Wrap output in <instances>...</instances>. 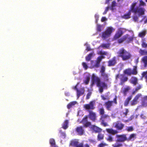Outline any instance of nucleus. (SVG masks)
<instances>
[{"label": "nucleus", "mask_w": 147, "mask_h": 147, "mask_svg": "<svg viewBox=\"0 0 147 147\" xmlns=\"http://www.w3.org/2000/svg\"><path fill=\"white\" fill-rule=\"evenodd\" d=\"M137 4V2L132 3L128 13L124 14L122 17L123 18L125 19L129 18H130L131 12L135 14H138L139 16L144 15L145 11V9L142 7H136Z\"/></svg>", "instance_id": "1"}, {"label": "nucleus", "mask_w": 147, "mask_h": 147, "mask_svg": "<svg viewBox=\"0 0 147 147\" xmlns=\"http://www.w3.org/2000/svg\"><path fill=\"white\" fill-rule=\"evenodd\" d=\"M116 138H117L116 142L112 145L113 147H122L123 144L121 142L127 141L126 135L125 134L117 135L116 136Z\"/></svg>", "instance_id": "3"}, {"label": "nucleus", "mask_w": 147, "mask_h": 147, "mask_svg": "<svg viewBox=\"0 0 147 147\" xmlns=\"http://www.w3.org/2000/svg\"><path fill=\"white\" fill-rule=\"evenodd\" d=\"M110 116L107 114H104L100 115V120L101 121V124L104 127L108 126L107 123L105 122V120L106 119H109Z\"/></svg>", "instance_id": "9"}, {"label": "nucleus", "mask_w": 147, "mask_h": 147, "mask_svg": "<svg viewBox=\"0 0 147 147\" xmlns=\"http://www.w3.org/2000/svg\"><path fill=\"white\" fill-rule=\"evenodd\" d=\"M107 144L105 143H102L98 145V147H104L105 146H107Z\"/></svg>", "instance_id": "50"}, {"label": "nucleus", "mask_w": 147, "mask_h": 147, "mask_svg": "<svg viewBox=\"0 0 147 147\" xmlns=\"http://www.w3.org/2000/svg\"><path fill=\"white\" fill-rule=\"evenodd\" d=\"M88 121V115H85L84 117L82 120L80 122V123L83 124L84 127H88L91 125V122Z\"/></svg>", "instance_id": "10"}, {"label": "nucleus", "mask_w": 147, "mask_h": 147, "mask_svg": "<svg viewBox=\"0 0 147 147\" xmlns=\"http://www.w3.org/2000/svg\"><path fill=\"white\" fill-rule=\"evenodd\" d=\"M113 125L114 127L117 130H121L124 127V124L121 123L119 121L114 123Z\"/></svg>", "instance_id": "11"}, {"label": "nucleus", "mask_w": 147, "mask_h": 147, "mask_svg": "<svg viewBox=\"0 0 147 147\" xmlns=\"http://www.w3.org/2000/svg\"><path fill=\"white\" fill-rule=\"evenodd\" d=\"M126 130L128 131H132L134 130V129L132 126H129L127 127Z\"/></svg>", "instance_id": "47"}, {"label": "nucleus", "mask_w": 147, "mask_h": 147, "mask_svg": "<svg viewBox=\"0 0 147 147\" xmlns=\"http://www.w3.org/2000/svg\"><path fill=\"white\" fill-rule=\"evenodd\" d=\"M119 57H121L122 60L126 61L130 59L131 57L130 53L127 51L123 47L120 49L117 52Z\"/></svg>", "instance_id": "4"}, {"label": "nucleus", "mask_w": 147, "mask_h": 147, "mask_svg": "<svg viewBox=\"0 0 147 147\" xmlns=\"http://www.w3.org/2000/svg\"><path fill=\"white\" fill-rule=\"evenodd\" d=\"M82 64L83 68L85 70H86L88 67L87 64L85 62H83Z\"/></svg>", "instance_id": "52"}, {"label": "nucleus", "mask_w": 147, "mask_h": 147, "mask_svg": "<svg viewBox=\"0 0 147 147\" xmlns=\"http://www.w3.org/2000/svg\"><path fill=\"white\" fill-rule=\"evenodd\" d=\"M127 38V35H125L122 37L118 39L117 40V42L119 44L121 43L126 40Z\"/></svg>", "instance_id": "24"}, {"label": "nucleus", "mask_w": 147, "mask_h": 147, "mask_svg": "<svg viewBox=\"0 0 147 147\" xmlns=\"http://www.w3.org/2000/svg\"><path fill=\"white\" fill-rule=\"evenodd\" d=\"M100 63L96 61V63L94 65V67L96 68H98L100 66Z\"/></svg>", "instance_id": "55"}, {"label": "nucleus", "mask_w": 147, "mask_h": 147, "mask_svg": "<svg viewBox=\"0 0 147 147\" xmlns=\"http://www.w3.org/2000/svg\"><path fill=\"white\" fill-rule=\"evenodd\" d=\"M94 17L96 19V22L97 23L99 18V16L98 14H95L94 16Z\"/></svg>", "instance_id": "58"}, {"label": "nucleus", "mask_w": 147, "mask_h": 147, "mask_svg": "<svg viewBox=\"0 0 147 147\" xmlns=\"http://www.w3.org/2000/svg\"><path fill=\"white\" fill-rule=\"evenodd\" d=\"M77 103V102L76 101H72L70 102L67 105V108L69 109L71 108L74 105Z\"/></svg>", "instance_id": "29"}, {"label": "nucleus", "mask_w": 147, "mask_h": 147, "mask_svg": "<svg viewBox=\"0 0 147 147\" xmlns=\"http://www.w3.org/2000/svg\"><path fill=\"white\" fill-rule=\"evenodd\" d=\"M90 78V76H88L86 77V79H85L84 81V83L86 85L88 84L89 83Z\"/></svg>", "instance_id": "39"}, {"label": "nucleus", "mask_w": 147, "mask_h": 147, "mask_svg": "<svg viewBox=\"0 0 147 147\" xmlns=\"http://www.w3.org/2000/svg\"><path fill=\"white\" fill-rule=\"evenodd\" d=\"M108 66H114L117 63L116 57H113L112 59L109 60L108 61Z\"/></svg>", "instance_id": "17"}, {"label": "nucleus", "mask_w": 147, "mask_h": 147, "mask_svg": "<svg viewBox=\"0 0 147 147\" xmlns=\"http://www.w3.org/2000/svg\"><path fill=\"white\" fill-rule=\"evenodd\" d=\"M142 95L140 94H139L136 95L131 101V105L134 106L136 105L138 103V99Z\"/></svg>", "instance_id": "13"}, {"label": "nucleus", "mask_w": 147, "mask_h": 147, "mask_svg": "<svg viewBox=\"0 0 147 147\" xmlns=\"http://www.w3.org/2000/svg\"><path fill=\"white\" fill-rule=\"evenodd\" d=\"M125 112L123 113V115L125 116H126L127 115V113L129 112L128 110L127 109H125Z\"/></svg>", "instance_id": "57"}, {"label": "nucleus", "mask_w": 147, "mask_h": 147, "mask_svg": "<svg viewBox=\"0 0 147 147\" xmlns=\"http://www.w3.org/2000/svg\"><path fill=\"white\" fill-rule=\"evenodd\" d=\"M131 83L134 85H136L138 83V79L135 77H132L131 80Z\"/></svg>", "instance_id": "28"}, {"label": "nucleus", "mask_w": 147, "mask_h": 147, "mask_svg": "<svg viewBox=\"0 0 147 147\" xmlns=\"http://www.w3.org/2000/svg\"><path fill=\"white\" fill-rule=\"evenodd\" d=\"M139 53L141 55H147V51L145 50L140 49Z\"/></svg>", "instance_id": "31"}, {"label": "nucleus", "mask_w": 147, "mask_h": 147, "mask_svg": "<svg viewBox=\"0 0 147 147\" xmlns=\"http://www.w3.org/2000/svg\"><path fill=\"white\" fill-rule=\"evenodd\" d=\"M124 76V75L123 74H117L116 76V79L117 80L118 78H120V77H121V78H123Z\"/></svg>", "instance_id": "53"}, {"label": "nucleus", "mask_w": 147, "mask_h": 147, "mask_svg": "<svg viewBox=\"0 0 147 147\" xmlns=\"http://www.w3.org/2000/svg\"><path fill=\"white\" fill-rule=\"evenodd\" d=\"M131 89V87L129 86H127L124 88L121 91V92L123 93L124 96H126L127 92H129Z\"/></svg>", "instance_id": "19"}, {"label": "nucleus", "mask_w": 147, "mask_h": 147, "mask_svg": "<svg viewBox=\"0 0 147 147\" xmlns=\"http://www.w3.org/2000/svg\"><path fill=\"white\" fill-rule=\"evenodd\" d=\"M102 60V59H101V57H100L99 56L97 58L96 60L97 61H98V62H100H100Z\"/></svg>", "instance_id": "64"}, {"label": "nucleus", "mask_w": 147, "mask_h": 147, "mask_svg": "<svg viewBox=\"0 0 147 147\" xmlns=\"http://www.w3.org/2000/svg\"><path fill=\"white\" fill-rule=\"evenodd\" d=\"M49 143L52 147H58L56 146L55 140L53 138H51L49 140Z\"/></svg>", "instance_id": "27"}, {"label": "nucleus", "mask_w": 147, "mask_h": 147, "mask_svg": "<svg viewBox=\"0 0 147 147\" xmlns=\"http://www.w3.org/2000/svg\"><path fill=\"white\" fill-rule=\"evenodd\" d=\"M116 3L115 1H114L112 2V4L111 7H110V9L113 11L114 10L113 7L116 6Z\"/></svg>", "instance_id": "42"}, {"label": "nucleus", "mask_w": 147, "mask_h": 147, "mask_svg": "<svg viewBox=\"0 0 147 147\" xmlns=\"http://www.w3.org/2000/svg\"><path fill=\"white\" fill-rule=\"evenodd\" d=\"M120 79V82L119 84L120 85H123L124 84L125 82L127 81L128 78L127 77H125L124 76L123 78H121Z\"/></svg>", "instance_id": "21"}, {"label": "nucleus", "mask_w": 147, "mask_h": 147, "mask_svg": "<svg viewBox=\"0 0 147 147\" xmlns=\"http://www.w3.org/2000/svg\"><path fill=\"white\" fill-rule=\"evenodd\" d=\"M88 112L89 114L88 116V117L92 121H95L97 119V116L96 113L91 110H89Z\"/></svg>", "instance_id": "12"}, {"label": "nucleus", "mask_w": 147, "mask_h": 147, "mask_svg": "<svg viewBox=\"0 0 147 147\" xmlns=\"http://www.w3.org/2000/svg\"><path fill=\"white\" fill-rule=\"evenodd\" d=\"M85 91V88L84 87H81L77 90L76 92L77 98H78L80 96L83 95L84 94Z\"/></svg>", "instance_id": "16"}, {"label": "nucleus", "mask_w": 147, "mask_h": 147, "mask_svg": "<svg viewBox=\"0 0 147 147\" xmlns=\"http://www.w3.org/2000/svg\"><path fill=\"white\" fill-rule=\"evenodd\" d=\"M131 73L132 74L134 75H136L137 74L138 72L137 71V68L136 66H134V68L132 70H131Z\"/></svg>", "instance_id": "36"}, {"label": "nucleus", "mask_w": 147, "mask_h": 147, "mask_svg": "<svg viewBox=\"0 0 147 147\" xmlns=\"http://www.w3.org/2000/svg\"><path fill=\"white\" fill-rule=\"evenodd\" d=\"M91 94L92 92L90 91L89 92L86 94V99L88 100L89 99Z\"/></svg>", "instance_id": "49"}, {"label": "nucleus", "mask_w": 147, "mask_h": 147, "mask_svg": "<svg viewBox=\"0 0 147 147\" xmlns=\"http://www.w3.org/2000/svg\"><path fill=\"white\" fill-rule=\"evenodd\" d=\"M90 128L95 133H99L102 131V129L94 125H91Z\"/></svg>", "instance_id": "15"}, {"label": "nucleus", "mask_w": 147, "mask_h": 147, "mask_svg": "<svg viewBox=\"0 0 147 147\" xmlns=\"http://www.w3.org/2000/svg\"><path fill=\"white\" fill-rule=\"evenodd\" d=\"M132 97V96H130L126 98L124 103V105L125 107H127L128 106L129 101L131 99Z\"/></svg>", "instance_id": "20"}, {"label": "nucleus", "mask_w": 147, "mask_h": 147, "mask_svg": "<svg viewBox=\"0 0 147 147\" xmlns=\"http://www.w3.org/2000/svg\"><path fill=\"white\" fill-rule=\"evenodd\" d=\"M146 34V30L142 31L140 32L138 35V36L141 38L144 37Z\"/></svg>", "instance_id": "33"}, {"label": "nucleus", "mask_w": 147, "mask_h": 147, "mask_svg": "<svg viewBox=\"0 0 147 147\" xmlns=\"http://www.w3.org/2000/svg\"><path fill=\"white\" fill-rule=\"evenodd\" d=\"M95 102L94 100L90 101L88 104H85L84 105V107L86 110H94L95 107L94 106Z\"/></svg>", "instance_id": "8"}, {"label": "nucleus", "mask_w": 147, "mask_h": 147, "mask_svg": "<svg viewBox=\"0 0 147 147\" xmlns=\"http://www.w3.org/2000/svg\"><path fill=\"white\" fill-rule=\"evenodd\" d=\"M143 21L144 22V23L145 24L147 23V17L146 16L143 17L142 19L140 21V22H141Z\"/></svg>", "instance_id": "44"}, {"label": "nucleus", "mask_w": 147, "mask_h": 147, "mask_svg": "<svg viewBox=\"0 0 147 147\" xmlns=\"http://www.w3.org/2000/svg\"><path fill=\"white\" fill-rule=\"evenodd\" d=\"M136 135L134 134H132L130 135L128 138H127V141L130 140L134 141L136 138Z\"/></svg>", "instance_id": "26"}, {"label": "nucleus", "mask_w": 147, "mask_h": 147, "mask_svg": "<svg viewBox=\"0 0 147 147\" xmlns=\"http://www.w3.org/2000/svg\"><path fill=\"white\" fill-rule=\"evenodd\" d=\"M125 30V29L123 28H119L114 36V40H116L120 37L123 33V31Z\"/></svg>", "instance_id": "7"}, {"label": "nucleus", "mask_w": 147, "mask_h": 147, "mask_svg": "<svg viewBox=\"0 0 147 147\" xmlns=\"http://www.w3.org/2000/svg\"><path fill=\"white\" fill-rule=\"evenodd\" d=\"M104 136L103 134L101 133H99L97 136V138L98 140H101L103 139Z\"/></svg>", "instance_id": "40"}, {"label": "nucleus", "mask_w": 147, "mask_h": 147, "mask_svg": "<svg viewBox=\"0 0 147 147\" xmlns=\"http://www.w3.org/2000/svg\"><path fill=\"white\" fill-rule=\"evenodd\" d=\"M109 7L108 6L106 8L105 11L103 13V15H105L107 13V12L109 10Z\"/></svg>", "instance_id": "59"}, {"label": "nucleus", "mask_w": 147, "mask_h": 147, "mask_svg": "<svg viewBox=\"0 0 147 147\" xmlns=\"http://www.w3.org/2000/svg\"><path fill=\"white\" fill-rule=\"evenodd\" d=\"M142 46L143 48H146L147 47V43L144 41H142Z\"/></svg>", "instance_id": "54"}, {"label": "nucleus", "mask_w": 147, "mask_h": 147, "mask_svg": "<svg viewBox=\"0 0 147 147\" xmlns=\"http://www.w3.org/2000/svg\"><path fill=\"white\" fill-rule=\"evenodd\" d=\"M75 131L78 135L82 136L83 135L85 131L83 126H80L77 127Z\"/></svg>", "instance_id": "14"}, {"label": "nucleus", "mask_w": 147, "mask_h": 147, "mask_svg": "<svg viewBox=\"0 0 147 147\" xmlns=\"http://www.w3.org/2000/svg\"><path fill=\"white\" fill-rule=\"evenodd\" d=\"M98 54L100 55H107V53L105 51L102 52L101 51H99Z\"/></svg>", "instance_id": "56"}, {"label": "nucleus", "mask_w": 147, "mask_h": 147, "mask_svg": "<svg viewBox=\"0 0 147 147\" xmlns=\"http://www.w3.org/2000/svg\"><path fill=\"white\" fill-rule=\"evenodd\" d=\"M95 83L97 87L99 88V91L101 93L103 91V88L107 89V85L105 82H101L100 79L98 76H95L94 74L92 76V86L94 85Z\"/></svg>", "instance_id": "2"}, {"label": "nucleus", "mask_w": 147, "mask_h": 147, "mask_svg": "<svg viewBox=\"0 0 147 147\" xmlns=\"http://www.w3.org/2000/svg\"><path fill=\"white\" fill-rule=\"evenodd\" d=\"M125 35H127V40L126 41V42L127 43H129L130 42L133 41V38L132 37H128L129 35L127 34H126Z\"/></svg>", "instance_id": "43"}, {"label": "nucleus", "mask_w": 147, "mask_h": 147, "mask_svg": "<svg viewBox=\"0 0 147 147\" xmlns=\"http://www.w3.org/2000/svg\"><path fill=\"white\" fill-rule=\"evenodd\" d=\"M102 26L100 24H97L96 30L98 32H100L102 31Z\"/></svg>", "instance_id": "46"}, {"label": "nucleus", "mask_w": 147, "mask_h": 147, "mask_svg": "<svg viewBox=\"0 0 147 147\" xmlns=\"http://www.w3.org/2000/svg\"><path fill=\"white\" fill-rule=\"evenodd\" d=\"M76 147H84V144L82 143H79Z\"/></svg>", "instance_id": "60"}, {"label": "nucleus", "mask_w": 147, "mask_h": 147, "mask_svg": "<svg viewBox=\"0 0 147 147\" xmlns=\"http://www.w3.org/2000/svg\"><path fill=\"white\" fill-rule=\"evenodd\" d=\"M115 29L112 27H108L106 30L101 33V37L104 40L109 37Z\"/></svg>", "instance_id": "5"}, {"label": "nucleus", "mask_w": 147, "mask_h": 147, "mask_svg": "<svg viewBox=\"0 0 147 147\" xmlns=\"http://www.w3.org/2000/svg\"><path fill=\"white\" fill-rule=\"evenodd\" d=\"M141 86L140 85H138L137 87L132 92V94H135L139 90L141 89Z\"/></svg>", "instance_id": "37"}, {"label": "nucleus", "mask_w": 147, "mask_h": 147, "mask_svg": "<svg viewBox=\"0 0 147 147\" xmlns=\"http://www.w3.org/2000/svg\"><path fill=\"white\" fill-rule=\"evenodd\" d=\"M109 45H110L109 44L103 43L101 44L100 47L104 49H108L109 47Z\"/></svg>", "instance_id": "38"}, {"label": "nucleus", "mask_w": 147, "mask_h": 147, "mask_svg": "<svg viewBox=\"0 0 147 147\" xmlns=\"http://www.w3.org/2000/svg\"><path fill=\"white\" fill-rule=\"evenodd\" d=\"M133 20L135 22H138V21L139 18L138 16H134L133 17Z\"/></svg>", "instance_id": "51"}, {"label": "nucleus", "mask_w": 147, "mask_h": 147, "mask_svg": "<svg viewBox=\"0 0 147 147\" xmlns=\"http://www.w3.org/2000/svg\"><path fill=\"white\" fill-rule=\"evenodd\" d=\"M101 76L104 78L105 80L106 81H109L108 76L107 74L105 73L101 74Z\"/></svg>", "instance_id": "35"}, {"label": "nucleus", "mask_w": 147, "mask_h": 147, "mask_svg": "<svg viewBox=\"0 0 147 147\" xmlns=\"http://www.w3.org/2000/svg\"><path fill=\"white\" fill-rule=\"evenodd\" d=\"M140 117L141 118L143 119H145L146 118V117L143 114H141L140 115Z\"/></svg>", "instance_id": "63"}, {"label": "nucleus", "mask_w": 147, "mask_h": 147, "mask_svg": "<svg viewBox=\"0 0 147 147\" xmlns=\"http://www.w3.org/2000/svg\"><path fill=\"white\" fill-rule=\"evenodd\" d=\"M107 20V19L106 17H103L102 18L101 21L102 22H104Z\"/></svg>", "instance_id": "62"}, {"label": "nucleus", "mask_w": 147, "mask_h": 147, "mask_svg": "<svg viewBox=\"0 0 147 147\" xmlns=\"http://www.w3.org/2000/svg\"><path fill=\"white\" fill-rule=\"evenodd\" d=\"M93 54L92 53H89L87 56L86 57V60L87 61H89L91 59Z\"/></svg>", "instance_id": "41"}, {"label": "nucleus", "mask_w": 147, "mask_h": 147, "mask_svg": "<svg viewBox=\"0 0 147 147\" xmlns=\"http://www.w3.org/2000/svg\"><path fill=\"white\" fill-rule=\"evenodd\" d=\"M105 68L104 66L102 65L101 66V70L100 71V72L101 74L105 73Z\"/></svg>", "instance_id": "48"}, {"label": "nucleus", "mask_w": 147, "mask_h": 147, "mask_svg": "<svg viewBox=\"0 0 147 147\" xmlns=\"http://www.w3.org/2000/svg\"><path fill=\"white\" fill-rule=\"evenodd\" d=\"M79 142L76 140H71L70 143V145L74 147H76L78 145Z\"/></svg>", "instance_id": "25"}, {"label": "nucleus", "mask_w": 147, "mask_h": 147, "mask_svg": "<svg viewBox=\"0 0 147 147\" xmlns=\"http://www.w3.org/2000/svg\"><path fill=\"white\" fill-rule=\"evenodd\" d=\"M141 106L144 107L147 106V96L144 97L142 102Z\"/></svg>", "instance_id": "22"}, {"label": "nucleus", "mask_w": 147, "mask_h": 147, "mask_svg": "<svg viewBox=\"0 0 147 147\" xmlns=\"http://www.w3.org/2000/svg\"><path fill=\"white\" fill-rule=\"evenodd\" d=\"M98 111L99 112L100 115H101L103 114H105V113L104 109L103 107L99 108L98 109Z\"/></svg>", "instance_id": "34"}, {"label": "nucleus", "mask_w": 147, "mask_h": 147, "mask_svg": "<svg viewBox=\"0 0 147 147\" xmlns=\"http://www.w3.org/2000/svg\"><path fill=\"white\" fill-rule=\"evenodd\" d=\"M117 97L116 96H115V98L113 99V101H113V103L114 102L115 104H117Z\"/></svg>", "instance_id": "61"}, {"label": "nucleus", "mask_w": 147, "mask_h": 147, "mask_svg": "<svg viewBox=\"0 0 147 147\" xmlns=\"http://www.w3.org/2000/svg\"><path fill=\"white\" fill-rule=\"evenodd\" d=\"M106 131L110 134L107 135V137L106 138V140L108 141L111 142L114 141L112 135H114L117 134L118 132L116 130H114L112 128L106 129Z\"/></svg>", "instance_id": "6"}, {"label": "nucleus", "mask_w": 147, "mask_h": 147, "mask_svg": "<svg viewBox=\"0 0 147 147\" xmlns=\"http://www.w3.org/2000/svg\"><path fill=\"white\" fill-rule=\"evenodd\" d=\"M124 73L129 76H131L132 74L131 69L130 68H128L125 69Z\"/></svg>", "instance_id": "32"}, {"label": "nucleus", "mask_w": 147, "mask_h": 147, "mask_svg": "<svg viewBox=\"0 0 147 147\" xmlns=\"http://www.w3.org/2000/svg\"><path fill=\"white\" fill-rule=\"evenodd\" d=\"M113 101L109 100L105 103V105L107 110L111 111V107L112 106Z\"/></svg>", "instance_id": "18"}, {"label": "nucleus", "mask_w": 147, "mask_h": 147, "mask_svg": "<svg viewBox=\"0 0 147 147\" xmlns=\"http://www.w3.org/2000/svg\"><path fill=\"white\" fill-rule=\"evenodd\" d=\"M142 61L144 63V67H147V56L145 55L141 59Z\"/></svg>", "instance_id": "23"}, {"label": "nucleus", "mask_w": 147, "mask_h": 147, "mask_svg": "<svg viewBox=\"0 0 147 147\" xmlns=\"http://www.w3.org/2000/svg\"><path fill=\"white\" fill-rule=\"evenodd\" d=\"M68 120H65L63 123L62 126V128L65 129H67L68 127Z\"/></svg>", "instance_id": "30"}, {"label": "nucleus", "mask_w": 147, "mask_h": 147, "mask_svg": "<svg viewBox=\"0 0 147 147\" xmlns=\"http://www.w3.org/2000/svg\"><path fill=\"white\" fill-rule=\"evenodd\" d=\"M140 3L139 5V7H141L140 6H146V3L142 0H140L139 1Z\"/></svg>", "instance_id": "45"}]
</instances>
